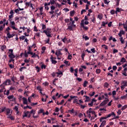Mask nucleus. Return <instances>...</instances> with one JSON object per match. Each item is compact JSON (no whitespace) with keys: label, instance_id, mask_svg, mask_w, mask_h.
Returning a JSON list of instances; mask_svg holds the SVG:
<instances>
[{"label":"nucleus","instance_id":"nucleus-1","mask_svg":"<svg viewBox=\"0 0 127 127\" xmlns=\"http://www.w3.org/2000/svg\"><path fill=\"white\" fill-rule=\"evenodd\" d=\"M9 15L8 16V21H9V25L10 28H12V29L17 30L18 29L15 27V22L14 21H11V18H13V14H14V12H13V10H11L10 12H9Z\"/></svg>","mask_w":127,"mask_h":127},{"label":"nucleus","instance_id":"nucleus-2","mask_svg":"<svg viewBox=\"0 0 127 127\" xmlns=\"http://www.w3.org/2000/svg\"><path fill=\"white\" fill-rule=\"evenodd\" d=\"M10 79H6V80L5 81V82H3L2 84L0 85V90H4L5 86L6 85H9L10 84Z\"/></svg>","mask_w":127,"mask_h":127},{"label":"nucleus","instance_id":"nucleus-3","mask_svg":"<svg viewBox=\"0 0 127 127\" xmlns=\"http://www.w3.org/2000/svg\"><path fill=\"white\" fill-rule=\"evenodd\" d=\"M124 34H125V32L122 30H120V33H119V36L120 37V42H121L122 44H124V40H123V38L122 37V35Z\"/></svg>","mask_w":127,"mask_h":127},{"label":"nucleus","instance_id":"nucleus-4","mask_svg":"<svg viewBox=\"0 0 127 127\" xmlns=\"http://www.w3.org/2000/svg\"><path fill=\"white\" fill-rule=\"evenodd\" d=\"M8 52H11L10 53H9V55H8V57L10 59H13L15 58V56L14 55H13V49H9L8 50Z\"/></svg>","mask_w":127,"mask_h":127},{"label":"nucleus","instance_id":"nucleus-5","mask_svg":"<svg viewBox=\"0 0 127 127\" xmlns=\"http://www.w3.org/2000/svg\"><path fill=\"white\" fill-rule=\"evenodd\" d=\"M84 21V20H81V23H80V26H81L82 28L85 30H88L89 29V28L88 27H85L84 26V23L83 22Z\"/></svg>","mask_w":127,"mask_h":127},{"label":"nucleus","instance_id":"nucleus-6","mask_svg":"<svg viewBox=\"0 0 127 127\" xmlns=\"http://www.w3.org/2000/svg\"><path fill=\"white\" fill-rule=\"evenodd\" d=\"M43 33H45V34H51V33H52V29L47 28V29L43 31Z\"/></svg>","mask_w":127,"mask_h":127},{"label":"nucleus","instance_id":"nucleus-7","mask_svg":"<svg viewBox=\"0 0 127 127\" xmlns=\"http://www.w3.org/2000/svg\"><path fill=\"white\" fill-rule=\"evenodd\" d=\"M109 101V99L105 100V101H103V102L101 103L100 104V106L102 107L104 106H106V104Z\"/></svg>","mask_w":127,"mask_h":127},{"label":"nucleus","instance_id":"nucleus-8","mask_svg":"<svg viewBox=\"0 0 127 127\" xmlns=\"http://www.w3.org/2000/svg\"><path fill=\"white\" fill-rule=\"evenodd\" d=\"M61 51H62V49L58 51H56V53H55V55H56L57 57H59V56L63 55V54H62Z\"/></svg>","mask_w":127,"mask_h":127},{"label":"nucleus","instance_id":"nucleus-9","mask_svg":"<svg viewBox=\"0 0 127 127\" xmlns=\"http://www.w3.org/2000/svg\"><path fill=\"white\" fill-rule=\"evenodd\" d=\"M50 59L52 61V64H56L57 63V61L53 60L55 59V58H54L52 56H51Z\"/></svg>","mask_w":127,"mask_h":127},{"label":"nucleus","instance_id":"nucleus-10","mask_svg":"<svg viewBox=\"0 0 127 127\" xmlns=\"http://www.w3.org/2000/svg\"><path fill=\"white\" fill-rule=\"evenodd\" d=\"M23 103L24 105H28V103L27 102V99L23 97L22 98Z\"/></svg>","mask_w":127,"mask_h":127},{"label":"nucleus","instance_id":"nucleus-11","mask_svg":"<svg viewBox=\"0 0 127 127\" xmlns=\"http://www.w3.org/2000/svg\"><path fill=\"white\" fill-rule=\"evenodd\" d=\"M83 97L86 98V100H85V102H88L91 100V98L87 95H84Z\"/></svg>","mask_w":127,"mask_h":127},{"label":"nucleus","instance_id":"nucleus-12","mask_svg":"<svg viewBox=\"0 0 127 127\" xmlns=\"http://www.w3.org/2000/svg\"><path fill=\"white\" fill-rule=\"evenodd\" d=\"M91 114L92 115H96L95 111H92V110L87 111V114Z\"/></svg>","mask_w":127,"mask_h":127},{"label":"nucleus","instance_id":"nucleus-13","mask_svg":"<svg viewBox=\"0 0 127 127\" xmlns=\"http://www.w3.org/2000/svg\"><path fill=\"white\" fill-rule=\"evenodd\" d=\"M112 116H114V117H115L116 116V115L115 114V113L112 112L110 114H108L107 115H106V116H105V117L107 118H110Z\"/></svg>","mask_w":127,"mask_h":127},{"label":"nucleus","instance_id":"nucleus-14","mask_svg":"<svg viewBox=\"0 0 127 127\" xmlns=\"http://www.w3.org/2000/svg\"><path fill=\"white\" fill-rule=\"evenodd\" d=\"M23 114H24V115H22V117L24 118V117H27L28 115H29L30 114H29V111H27L26 112H23Z\"/></svg>","mask_w":127,"mask_h":127},{"label":"nucleus","instance_id":"nucleus-15","mask_svg":"<svg viewBox=\"0 0 127 127\" xmlns=\"http://www.w3.org/2000/svg\"><path fill=\"white\" fill-rule=\"evenodd\" d=\"M106 121H102V123H101V125H100V127H105V126H106Z\"/></svg>","mask_w":127,"mask_h":127},{"label":"nucleus","instance_id":"nucleus-16","mask_svg":"<svg viewBox=\"0 0 127 127\" xmlns=\"http://www.w3.org/2000/svg\"><path fill=\"white\" fill-rule=\"evenodd\" d=\"M121 84H123L122 86L123 87H127V81H122V83H121Z\"/></svg>","mask_w":127,"mask_h":127},{"label":"nucleus","instance_id":"nucleus-17","mask_svg":"<svg viewBox=\"0 0 127 127\" xmlns=\"http://www.w3.org/2000/svg\"><path fill=\"white\" fill-rule=\"evenodd\" d=\"M58 75H57V77H59V75H63V72L60 70V69H58V72L56 73Z\"/></svg>","mask_w":127,"mask_h":127},{"label":"nucleus","instance_id":"nucleus-18","mask_svg":"<svg viewBox=\"0 0 127 127\" xmlns=\"http://www.w3.org/2000/svg\"><path fill=\"white\" fill-rule=\"evenodd\" d=\"M6 115L7 116H10V109H6Z\"/></svg>","mask_w":127,"mask_h":127},{"label":"nucleus","instance_id":"nucleus-19","mask_svg":"<svg viewBox=\"0 0 127 127\" xmlns=\"http://www.w3.org/2000/svg\"><path fill=\"white\" fill-rule=\"evenodd\" d=\"M109 118V117H103L100 118V122H103V120H106V119Z\"/></svg>","mask_w":127,"mask_h":127},{"label":"nucleus","instance_id":"nucleus-20","mask_svg":"<svg viewBox=\"0 0 127 127\" xmlns=\"http://www.w3.org/2000/svg\"><path fill=\"white\" fill-rule=\"evenodd\" d=\"M126 62V59L124 58H121V60H120V63H125Z\"/></svg>","mask_w":127,"mask_h":127},{"label":"nucleus","instance_id":"nucleus-21","mask_svg":"<svg viewBox=\"0 0 127 127\" xmlns=\"http://www.w3.org/2000/svg\"><path fill=\"white\" fill-rule=\"evenodd\" d=\"M90 19H91V22H93V23H95V22L96 21V20L95 19V17L94 16H92V18H90Z\"/></svg>","mask_w":127,"mask_h":127},{"label":"nucleus","instance_id":"nucleus-22","mask_svg":"<svg viewBox=\"0 0 127 127\" xmlns=\"http://www.w3.org/2000/svg\"><path fill=\"white\" fill-rule=\"evenodd\" d=\"M76 98V96H70V99L67 100L68 102H71V101L72 100V99Z\"/></svg>","mask_w":127,"mask_h":127},{"label":"nucleus","instance_id":"nucleus-23","mask_svg":"<svg viewBox=\"0 0 127 127\" xmlns=\"http://www.w3.org/2000/svg\"><path fill=\"white\" fill-rule=\"evenodd\" d=\"M6 36H7V38H11L13 37V35H11L10 34H9V33H6Z\"/></svg>","mask_w":127,"mask_h":127},{"label":"nucleus","instance_id":"nucleus-24","mask_svg":"<svg viewBox=\"0 0 127 127\" xmlns=\"http://www.w3.org/2000/svg\"><path fill=\"white\" fill-rule=\"evenodd\" d=\"M87 84H88V81L85 80L84 81V83H83V87H84V88H86Z\"/></svg>","mask_w":127,"mask_h":127},{"label":"nucleus","instance_id":"nucleus-25","mask_svg":"<svg viewBox=\"0 0 127 127\" xmlns=\"http://www.w3.org/2000/svg\"><path fill=\"white\" fill-rule=\"evenodd\" d=\"M4 94L6 95V96H8V95L9 94V90H4Z\"/></svg>","mask_w":127,"mask_h":127},{"label":"nucleus","instance_id":"nucleus-26","mask_svg":"<svg viewBox=\"0 0 127 127\" xmlns=\"http://www.w3.org/2000/svg\"><path fill=\"white\" fill-rule=\"evenodd\" d=\"M62 41H63L64 43H65V42L67 41V38H66V37H64V39L62 38Z\"/></svg>","mask_w":127,"mask_h":127},{"label":"nucleus","instance_id":"nucleus-27","mask_svg":"<svg viewBox=\"0 0 127 127\" xmlns=\"http://www.w3.org/2000/svg\"><path fill=\"white\" fill-rule=\"evenodd\" d=\"M20 41H22L25 39H27L26 38H25V36H21V37H20L19 38Z\"/></svg>","mask_w":127,"mask_h":127},{"label":"nucleus","instance_id":"nucleus-28","mask_svg":"<svg viewBox=\"0 0 127 127\" xmlns=\"http://www.w3.org/2000/svg\"><path fill=\"white\" fill-rule=\"evenodd\" d=\"M111 40H113V42H117V40H116V39L115 38H113V37H110V38H109V41H111Z\"/></svg>","mask_w":127,"mask_h":127},{"label":"nucleus","instance_id":"nucleus-29","mask_svg":"<svg viewBox=\"0 0 127 127\" xmlns=\"http://www.w3.org/2000/svg\"><path fill=\"white\" fill-rule=\"evenodd\" d=\"M6 46L5 45H3L1 47V51L2 52H4V50L6 49Z\"/></svg>","mask_w":127,"mask_h":127},{"label":"nucleus","instance_id":"nucleus-30","mask_svg":"<svg viewBox=\"0 0 127 127\" xmlns=\"http://www.w3.org/2000/svg\"><path fill=\"white\" fill-rule=\"evenodd\" d=\"M14 96L13 95H9L8 96H7V99H8V100H11L12 99H14Z\"/></svg>","mask_w":127,"mask_h":127},{"label":"nucleus","instance_id":"nucleus-31","mask_svg":"<svg viewBox=\"0 0 127 127\" xmlns=\"http://www.w3.org/2000/svg\"><path fill=\"white\" fill-rule=\"evenodd\" d=\"M74 14H75V11L72 10L70 11V16L72 17L73 16H74Z\"/></svg>","mask_w":127,"mask_h":127},{"label":"nucleus","instance_id":"nucleus-32","mask_svg":"<svg viewBox=\"0 0 127 127\" xmlns=\"http://www.w3.org/2000/svg\"><path fill=\"white\" fill-rule=\"evenodd\" d=\"M20 10H18V9H16L15 10H13V12L18 14H21V13H20L19 11H20Z\"/></svg>","mask_w":127,"mask_h":127},{"label":"nucleus","instance_id":"nucleus-33","mask_svg":"<svg viewBox=\"0 0 127 127\" xmlns=\"http://www.w3.org/2000/svg\"><path fill=\"white\" fill-rule=\"evenodd\" d=\"M31 55H32V56L31 57L32 58H35L38 57V56L36 54V53H34V54Z\"/></svg>","mask_w":127,"mask_h":127},{"label":"nucleus","instance_id":"nucleus-34","mask_svg":"<svg viewBox=\"0 0 127 127\" xmlns=\"http://www.w3.org/2000/svg\"><path fill=\"white\" fill-rule=\"evenodd\" d=\"M121 99L122 100H124L125 99H127V94H126V95H124V96H121Z\"/></svg>","mask_w":127,"mask_h":127},{"label":"nucleus","instance_id":"nucleus-35","mask_svg":"<svg viewBox=\"0 0 127 127\" xmlns=\"http://www.w3.org/2000/svg\"><path fill=\"white\" fill-rule=\"evenodd\" d=\"M28 108L29 109H32V107H30L29 106L27 105V106L23 107V109L26 110V109Z\"/></svg>","mask_w":127,"mask_h":127},{"label":"nucleus","instance_id":"nucleus-36","mask_svg":"<svg viewBox=\"0 0 127 127\" xmlns=\"http://www.w3.org/2000/svg\"><path fill=\"white\" fill-rule=\"evenodd\" d=\"M67 30H69L70 31H72L73 30V26H68Z\"/></svg>","mask_w":127,"mask_h":127},{"label":"nucleus","instance_id":"nucleus-37","mask_svg":"<svg viewBox=\"0 0 127 127\" xmlns=\"http://www.w3.org/2000/svg\"><path fill=\"white\" fill-rule=\"evenodd\" d=\"M26 54L30 55H34V54H36V53H33V52L32 51H28L27 52H26Z\"/></svg>","mask_w":127,"mask_h":127},{"label":"nucleus","instance_id":"nucleus-38","mask_svg":"<svg viewBox=\"0 0 127 127\" xmlns=\"http://www.w3.org/2000/svg\"><path fill=\"white\" fill-rule=\"evenodd\" d=\"M76 125H79V123L78 122V123H74V124H72L71 125V126H72V127H74L76 126Z\"/></svg>","mask_w":127,"mask_h":127},{"label":"nucleus","instance_id":"nucleus-39","mask_svg":"<svg viewBox=\"0 0 127 127\" xmlns=\"http://www.w3.org/2000/svg\"><path fill=\"white\" fill-rule=\"evenodd\" d=\"M74 109H72L71 110H68V113H69L70 114H74Z\"/></svg>","mask_w":127,"mask_h":127},{"label":"nucleus","instance_id":"nucleus-40","mask_svg":"<svg viewBox=\"0 0 127 127\" xmlns=\"http://www.w3.org/2000/svg\"><path fill=\"white\" fill-rule=\"evenodd\" d=\"M7 118L10 119L11 121H14V117L13 116H8Z\"/></svg>","mask_w":127,"mask_h":127},{"label":"nucleus","instance_id":"nucleus-41","mask_svg":"<svg viewBox=\"0 0 127 127\" xmlns=\"http://www.w3.org/2000/svg\"><path fill=\"white\" fill-rule=\"evenodd\" d=\"M36 48V44L34 43V44H33V45L30 46L28 47V48Z\"/></svg>","mask_w":127,"mask_h":127},{"label":"nucleus","instance_id":"nucleus-42","mask_svg":"<svg viewBox=\"0 0 127 127\" xmlns=\"http://www.w3.org/2000/svg\"><path fill=\"white\" fill-rule=\"evenodd\" d=\"M127 109V105H124V106L122 107L121 108V110L123 111Z\"/></svg>","mask_w":127,"mask_h":127},{"label":"nucleus","instance_id":"nucleus-43","mask_svg":"<svg viewBox=\"0 0 127 127\" xmlns=\"http://www.w3.org/2000/svg\"><path fill=\"white\" fill-rule=\"evenodd\" d=\"M23 69H27L26 67L24 66V67H22L21 68H20V69H19V70L20 71V72H22V70H23Z\"/></svg>","mask_w":127,"mask_h":127},{"label":"nucleus","instance_id":"nucleus-44","mask_svg":"<svg viewBox=\"0 0 127 127\" xmlns=\"http://www.w3.org/2000/svg\"><path fill=\"white\" fill-rule=\"evenodd\" d=\"M90 51H91V52L93 54H94L96 52V51H95V48H92V49H90Z\"/></svg>","mask_w":127,"mask_h":127},{"label":"nucleus","instance_id":"nucleus-45","mask_svg":"<svg viewBox=\"0 0 127 127\" xmlns=\"http://www.w3.org/2000/svg\"><path fill=\"white\" fill-rule=\"evenodd\" d=\"M29 114L35 115V111H34V110L32 109V110H31V111L29 112Z\"/></svg>","mask_w":127,"mask_h":127},{"label":"nucleus","instance_id":"nucleus-46","mask_svg":"<svg viewBox=\"0 0 127 127\" xmlns=\"http://www.w3.org/2000/svg\"><path fill=\"white\" fill-rule=\"evenodd\" d=\"M59 111H60V110L59 109V108L56 107L55 108V109L54 110V112H56V113H58L59 112Z\"/></svg>","mask_w":127,"mask_h":127},{"label":"nucleus","instance_id":"nucleus-47","mask_svg":"<svg viewBox=\"0 0 127 127\" xmlns=\"http://www.w3.org/2000/svg\"><path fill=\"white\" fill-rule=\"evenodd\" d=\"M102 47H103L105 50H108V48L107 47V46H106V45H102Z\"/></svg>","mask_w":127,"mask_h":127},{"label":"nucleus","instance_id":"nucleus-48","mask_svg":"<svg viewBox=\"0 0 127 127\" xmlns=\"http://www.w3.org/2000/svg\"><path fill=\"white\" fill-rule=\"evenodd\" d=\"M45 34H46V35L48 37H49V38L52 37V35L51 34V33H45Z\"/></svg>","mask_w":127,"mask_h":127},{"label":"nucleus","instance_id":"nucleus-49","mask_svg":"<svg viewBox=\"0 0 127 127\" xmlns=\"http://www.w3.org/2000/svg\"><path fill=\"white\" fill-rule=\"evenodd\" d=\"M45 97L46 99H44V98H42V102H46L47 101V98H48V96L45 95Z\"/></svg>","mask_w":127,"mask_h":127},{"label":"nucleus","instance_id":"nucleus-50","mask_svg":"<svg viewBox=\"0 0 127 127\" xmlns=\"http://www.w3.org/2000/svg\"><path fill=\"white\" fill-rule=\"evenodd\" d=\"M121 11H122V9H121V8H120L119 7L117 8L116 10V12H121Z\"/></svg>","mask_w":127,"mask_h":127},{"label":"nucleus","instance_id":"nucleus-51","mask_svg":"<svg viewBox=\"0 0 127 127\" xmlns=\"http://www.w3.org/2000/svg\"><path fill=\"white\" fill-rule=\"evenodd\" d=\"M28 55L29 54H26V51H24V57L28 58Z\"/></svg>","mask_w":127,"mask_h":127},{"label":"nucleus","instance_id":"nucleus-52","mask_svg":"<svg viewBox=\"0 0 127 127\" xmlns=\"http://www.w3.org/2000/svg\"><path fill=\"white\" fill-rule=\"evenodd\" d=\"M85 53H83L81 55V59L83 61H84V57H85Z\"/></svg>","mask_w":127,"mask_h":127},{"label":"nucleus","instance_id":"nucleus-53","mask_svg":"<svg viewBox=\"0 0 127 127\" xmlns=\"http://www.w3.org/2000/svg\"><path fill=\"white\" fill-rule=\"evenodd\" d=\"M98 18L100 20H102V19L103 18V15L102 14H99L98 15Z\"/></svg>","mask_w":127,"mask_h":127},{"label":"nucleus","instance_id":"nucleus-54","mask_svg":"<svg viewBox=\"0 0 127 127\" xmlns=\"http://www.w3.org/2000/svg\"><path fill=\"white\" fill-rule=\"evenodd\" d=\"M72 55H68V57H67V59L69 60H72Z\"/></svg>","mask_w":127,"mask_h":127},{"label":"nucleus","instance_id":"nucleus-55","mask_svg":"<svg viewBox=\"0 0 127 127\" xmlns=\"http://www.w3.org/2000/svg\"><path fill=\"white\" fill-rule=\"evenodd\" d=\"M74 71H75V70H74V68L73 67H71V68H70V72L71 73H73Z\"/></svg>","mask_w":127,"mask_h":127},{"label":"nucleus","instance_id":"nucleus-56","mask_svg":"<svg viewBox=\"0 0 127 127\" xmlns=\"http://www.w3.org/2000/svg\"><path fill=\"white\" fill-rule=\"evenodd\" d=\"M9 30H10V28L7 27L6 29V31L7 32V33H9Z\"/></svg>","mask_w":127,"mask_h":127},{"label":"nucleus","instance_id":"nucleus-57","mask_svg":"<svg viewBox=\"0 0 127 127\" xmlns=\"http://www.w3.org/2000/svg\"><path fill=\"white\" fill-rule=\"evenodd\" d=\"M46 66H47V65H46L45 64H42V65H41V69H46Z\"/></svg>","mask_w":127,"mask_h":127},{"label":"nucleus","instance_id":"nucleus-58","mask_svg":"<svg viewBox=\"0 0 127 127\" xmlns=\"http://www.w3.org/2000/svg\"><path fill=\"white\" fill-rule=\"evenodd\" d=\"M109 84L107 82H105L104 84V86L105 88H108Z\"/></svg>","mask_w":127,"mask_h":127},{"label":"nucleus","instance_id":"nucleus-59","mask_svg":"<svg viewBox=\"0 0 127 127\" xmlns=\"http://www.w3.org/2000/svg\"><path fill=\"white\" fill-rule=\"evenodd\" d=\"M36 68H37V72H39L40 71V67L37 66H36Z\"/></svg>","mask_w":127,"mask_h":127},{"label":"nucleus","instance_id":"nucleus-60","mask_svg":"<svg viewBox=\"0 0 127 127\" xmlns=\"http://www.w3.org/2000/svg\"><path fill=\"white\" fill-rule=\"evenodd\" d=\"M25 5H27V6H29L31 5V3H30V2H25Z\"/></svg>","mask_w":127,"mask_h":127},{"label":"nucleus","instance_id":"nucleus-61","mask_svg":"<svg viewBox=\"0 0 127 127\" xmlns=\"http://www.w3.org/2000/svg\"><path fill=\"white\" fill-rule=\"evenodd\" d=\"M78 72H79V73L82 72H83V68L80 67L79 68V69H78Z\"/></svg>","mask_w":127,"mask_h":127},{"label":"nucleus","instance_id":"nucleus-62","mask_svg":"<svg viewBox=\"0 0 127 127\" xmlns=\"http://www.w3.org/2000/svg\"><path fill=\"white\" fill-rule=\"evenodd\" d=\"M115 12H116V11H115L114 10H111L110 11V13L112 15L115 14Z\"/></svg>","mask_w":127,"mask_h":127},{"label":"nucleus","instance_id":"nucleus-63","mask_svg":"<svg viewBox=\"0 0 127 127\" xmlns=\"http://www.w3.org/2000/svg\"><path fill=\"white\" fill-rule=\"evenodd\" d=\"M55 9V7L54 6H51V10L53 11Z\"/></svg>","mask_w":127,"mask_h":127},{"label":"nucleus","instance_id":"nucleus-64","mask_svg":"<svg viewBox=\"0 0 127 127\" xmlns=\"http://www.w3.org/2000/svg\"><path fill=\"white\" fill-rule=\"evenodd\" d=\"M112 68L113 69V70H116L118 68V67H117V66H113V67H112Z\"/></svg>","mask_w":127,"mask_h":127}]
</instances>
